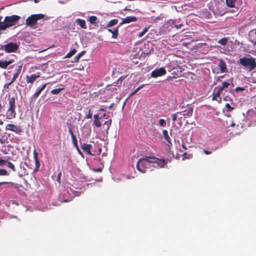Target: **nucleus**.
Listing matches in <instances>:
<instances>
[{"label":"nucleus","mask_w":256,"mask_h":256,"mask_svg":"<svg viewBox=\"0 0 256 256\" xmlns=\"http://www.w3.org/2000/svg\"><path fill=\"white\" fill-rule=\"evenodd\" d=\"M40 76V72H37L34 74H32L30 76H26V81L28 84L30 83L33 84V82L36 80V78H39Z\"/></svg>","instance_id":"obj_10"},{"label":"nucleus","mask_w":256,"mask_h":256,"mask_svg":"<svg viewBox=\"0 0 256 256\" xmlns=\"http://www.w3.org/2000/svg\"><path fill=\"white\" fill-rule=\"evenodd\" d=\"M230 98L228 97V96H225L224 98V100H225V101H228V100H230Z\"/></svg>","instance_id":"obj_54"},{"label":"nucleus","mask_w":256,"mask_h":256,"mask_svg":"<svg viewBox=\"0 0 256 256\" xmlns=\"http://www.w3.org/2000/svg\"><path fill=\"white\" fill-rule=\"evenodd\" d=\"M47 84H44L43 86H42L40 88H38L36 90V92L33 94L32 96V98L36 100L38 97L39 96L41 92L44 90L46 88Z\"/></svg>","instance_id":"obj_16"},{"label":"nucleus","mask_w":256,"mask_h":256,"mask_svg":"<svg viewBox=\"0 0 256 256\" xmlns=\"http://www.w3.org/2000/svg\"><path fill=\"white\" fill-rule=\"evenodd\" d=\"M255 44H256V42H255Z\"/></svg>","instance_id":"obj_64"},{"label":"nucleus","mask_w":256,"mask_h":256,"mask_svg":"<svg viewBox=\"0 0 256 256\" xmlns=\"http://www.w3.org/2000/svg\"><path fill=\"white\" fill-rule=\"evenodd\" d=\"M212 100H216L218 102H220L222 101V98H218V97H215L213 95V96L212 98Z\"/></svg>","instance_id":"obj_42"},{"label":"nucleus","mask_w":256,"mask_h":256,"mask_svg":"<svg viewBox=\"0 0 256 256\" xmlns=\"http://www.w3.org/2000/svg\"><path fill=\"white\" fill-rule=\"evenodd\" d=\"M6 130L12 131L17 134H20L22 132V130L20 126L11 124H8L6 126Z\"/></svg>","instance_id":"obj_6"},{"label":"nucleus","mask_w":256,"mask_h":256,"mask_svg":"<svg viewBox=\"0 0 256 256\" xmlns=\"http://www.w3.org/2000/svg\"><path fill=\"white\" fill-rule=\"evenodd\" d=\"M203 152L206 154H210L212 153V151H208L206 150H203Z\"/></svg>","instance_id":"obj_46"},{"label":"nucleus","mask_w":256,"mask_h":256,"mask_svg":"<svg viewBox=\"0 0 256 256\" xmlns=\"http://www.w3.org/2000/svg\"><path fill=\"white\" fill-rule=\"evenodd\" d=\"M4 124L3 122H2V120H0V125H2V124Z\"/></svg>","instance_id":"obj_59"},{"label":"nucleus","mask_w":256,"mask_h":256,"mask_svg":"<svg viewBox=\"0 0 256 256\" xmlns=\"http://www.w3.org/2000/svg\"><path fill=\"white\" fill-rule=\"evenodd\" d=\"M126 78V76H120L116 82L113 83V86H117L118 88H119L120 86L122 81Z\"/></svg>","instance_id":"obj_21"},{"label":"nucleus","mask_w":256,"mask_h":256,"mask_svg":"<svg viewBox=\"0 0 256 256\" xmlns=\"http://www.w3.org/2000/svg\"><path fill=\"white\" fill-rule=\"evenodd\" d=\"M1 108H2V104H1L0 103V110H1Z\"/></svg>","instance_id":"obj_62"},{"label":"nucleus","mask_w":256,"mask_h":256,"mask_svg":"<svg viewBox=\"0 0 256 256\" xmlns=\"http://www.w3.org/2000/svg\"><path fill=\"white\" fill-rule=\"evenodd\" d=\"M34 157L36 162V168H38L40 166V163L38 159V153L36 150H34Z\"/></svg>","instance_id":"obj_23"},{"label":"nucleus","mask_w":256,"mask_h":256,"mask_svg":"<svg viewBox=\"0 0 256 256\" xmlns=\"http://www.w3.org/2000/svg\"><path fill=\"white\" fill-rule=\"evenodd\" d=\"M238 63L250 72L254 70L256 68V60L251 56L250 58L243 57L240 58Z\"/></svg>","instance_id":"obj_1"},{"label":"nucleus","mask_w":256,"mask_h":256,"mask_svg":"<svg viewBox=\"0 0 256 256\" xmlns=\"http://www.w3.org/2000/svg\"><path fill=\"white\" fill-rule=\"evenodd\" d=\"M166 74V70L164 68H160L156 69L152 72L151 76L152 78H158Z\"/></svg>","instance_id":"obj_7"},{"label":"nucleus","mask_w":256,"mask_h":256,"mask_svg":"<svg viewBox=\"0 0 256 256\" xmlns=\"http://www.w3.org/2000/svg\"><path fill=\"white\" fill-rule=\"evenodd\" d=\"M9 174L4 169H0V176H8Z\"/></svg>","instance_id":"obj_40"},{"label":"nucleus","mask_w":256,"mask_h":256,"mask_svg":"<svg viewBox=\"0 0 256 256\" xmlns=\"http://www.w3.org/2000/svg\"><path fill=\"white\" fill-rule=\"evenodd\" d=\"M151 162L154 164L155 167L159 168H164V166L168 163V160L164 158H158L155 156H150Z\"/></svg>","instance_id":"obj_5"},{"label":"nucleus","mask_w":256,"mask_h":256,"mask_svg":"<svg viewBox=\"0 0 256 256\" xmlns=\"http://www.w3.org/2000/svg\"><path fill=\"white\" fill-rule=\"evenodd\" d=\"M94 120H100L99 116L98 114H96L94 116Z\"/></svg>","instance_id":"obj_52"},{"label":"nucleus","mask_w":256,"mask_h":256,"mask_svg":"<svg viewBox=\"0 0 256 256\" xmlns=\"http://www.w3.org/2000/svg\"><path fill=\"white\" fill-rule=\"evenodd\" d=\"M22 64H21L20 65L18 66V68H16L15 72L13 75L12 78L11 79L10 82L8 84V86H10L11 84H12L13 82H15L16 79L18 78V76L20 74L22 70Z\"/></svg>","instance_id":"obj_8"},{"label":"nucleus","mask_w":256,"mask_h":256,"mask_svg":"<svg viewBox=\"0 0 256 256\" xmlns=\"http://www.w3.org/2000/svg\"><path fill=\"white\" fill-rule=\"evenodd\" d=\"M19 48V46L12 42H10L6 44L2 45L0 48V50H4L6 52L10 53L16 52Z\"/></svg>","instance_id":"obj_4"},{"label":"nucleus","mask_w":256,"mask_h":256,"mask_svg":"<svg viewBox=\"0 0 256 256\" xmlns=\"http://www.w3.org/2000/svg\"><path fill=\"white\" fill-rule=\"evenodd\" d=\"M38 2V0H34V2H36H36Z\"/></svg>","instance_id":"obj_60"},{"label":"nucleus","mask_w":256,"mask_h":256,"mask_svg":"<svg viewBox=\"0 0 256 256\" xmlns=\"http://www.w3.org/2000/svg\"><path fill=\"white\" fill-rule=\"evenodd\" d=\"M152 51V52H153V51H154V49H153V48H151V50H150L148 52H146V55H148V54H150V52H151Z\"/></svg>","instance_id":"obj_56"},{"label":"nucleus","mask_w":256,"mask_h":256,"mask_svg":"<svg viewBox=\"0 0 256 256\" xmlns=\"http://www.w3.org/2000/svg\"><path fill=\"white\" fill-rule=\"evenodd\" d=\"M108 87H110V90H118V88H116V86H113V84L110 86H108Z\"/></svg>","instance_id":"obj_47"},{"label":"nucleus","mask_w":256,"mask_h":256,"mask_svg":"<svg viewBox=\"0 0 256 256\" xmlns=\"http://www.w3.org/2000/svg\"><path fill=\"white\" fill-rule=\"evenodd\" d=\"M64 90V87L54 89V90H51L50 93L53 94H60V92L61 91H62Z\"/></svg>","instance_id":"obj_28"},{"label":"nucleus","mask_w":256,"mask_h":256,"mask_svg":"<svg viewBox=\"0 0 256 256\" xmlns=\"http://www.w3.org/2000/svg\"><path fill=\"white\" fill-rule=\"evenodd\" d=\"M94 123L98 128H100L102 124L100 121V120H94Z\"/></svg>","instance_id":"obj_41"},{"label":"nucleus","mask_w":256,"mask_h":256,"mask_svg":"<svg viewBox=\"0 0 256 256\" xmlns=\"http://www.w3.org/2000/svg\"><path fill=\"white\" fill-rule=\"evenodd\" d=\"M137 20V18L134 16H128L126 18H122V22L118 26L124 24H128L131 22H136Z\"/></svg>","instance_id":"obj_11"},{"label":"nucleus","mask_w":256,"mask_h":256,"mask_svg":"<svg viewBox=\"0 0 256 256\" xmlns=\"http://www.w3.org/2000/svg\"><path fill=\"white\" fill-rule=\"evenodd\" d=\"M148 28L147 27L144 28L143 30L138 34V36L140 38L142 36L148 31Z\"/></svg>","instance_id":"obj_36"},{"label":"nucleus","mask_w":256,"mask_h":256,"mask_svg":"<svg viewBox=\"0 0 256 256\" xmlns=\"http://www.w3.org/2000/svg\"><path fill=\"white\" fill-rule=\"evenodd\" d=\"M186 152H185V153H184V154H183V155H184V156H186Z\"/></svg>","instance_id":"obj_63"},{"label":"nucleus","mask_w":256,"mask_h":256,"mask_svg":"<svg viewBox=\"0 0 256 256\" xmlns=\"http://www.w3.org/2000/svg\"><path fill=\"white\" fill-rule=\"evenodd\" d=\"M93 170L95 172H101L102 170V169L101 168H94Z\"/></svg>","instance_id":"obj_50"},{"label":"nucleus","mask_w":256,"mask_h":256,"mask_svg":"<svg viewBox=\"0 0 256 256\" xmlns=\"http://www.w3.org/2000/svg\"><path fill=\"white\" fill-rule=\"evenodd\" d=\"M228 38H224L220 40L218 42L223 46H225L228 42Z\"/></svg>","instance_id":"obj_26"},{"label":"nucleus","mask_w":256,"mask_h":256,"mask_svg":"<svg viewBox=\"0 0 256 256\" xmlns=\"http://www.w3.org/2000/svg\"><path fill=\"white\" fill-rule=\"evenodd\" d=\"M225 106L226 108L227 112H230L234 109V108L232 107L228 103L226 104Z\"/></svg>","instance_id":"obj_38"},{"label":"nucleus","mask_w":256,"mask_h":256,"mask_svg":"<svg viewBox=\"0 0 256 256\" xmlns=\"http://www.w3.org/2000/svg\"><path fill=\"white\" fill-rule=\"evenodd\" d=\"M72 144L74 145V146L76 148V149L80 152V150L78 148V140L76 139V136H72Z\"/></svg>","instance_id":"obj_29"},{"label":"nucleus","mask_w":256,"mask_h":256,"mask_svg":"<svg viewBox=\"0 0 256 256\" xmlns=\"http://www.w3.org/2000/svg\"><path fill=\"white\" fill-rule=\"evenodd\" d=\"M218 66L221 72L223 73L226 72V62L220 59V60Z\"/></svg>","instance_id":"obj_17"},{"label":"nucleus","mask_w":256,"mask_h":256,"mask_svg":"<svg viewBox=\"0 0 256 256\" xmlns=\"http://www.w3.org/2000/svg\"><path fill=\"white\" fill-rule=\"evenodd\" d=\"M180 19H176L174 20H170L169 22L170 24L174 25L175 28L178 30L184 26L182 23H180Z\"/></svg>","instance_id":"obj_15"},{"label":"nucleus","mask_w":256,"mask_h":256,"mask_svg":"<svg viewBox=\"0 0 256 256\" xmlns=\"http://www.w3.org/2000/svg\"><path fill=\"white\" fill-rule=\"evenodd\" d=\"M61 173L60 172L58 176V181L60 182Z\"/></svg>","instance_id":"obj_53"},{"label":"nucleus","mask_w":256,"mask_h":256,"mask_svg":"<svg viewBox=\"0 0 256 256\" xmlns=\"http://www.w3.org/2000/svg\"><path fill=\"white\" fill-rule=\"evenodd\" d=\"M230 85V83L226 82H224L222 84V86L219 88L222 91L224 88H228Z\"/></svg>","instance_id":"obj_34"},{"label":"nucleus","mask_w":256,"mask_h":256,"mask_svg":"<svg viewBox=\"0 0 256 256\" xmlns=\"http://www.w3.org/2000/svg\"><path fill=\"white\" fill-rule=\"evenodd\" d=\"M8 167L12 169L14 172H16V168L10 162L7 161Z\"/></svg>","instance_id":"obj_37"},{"label":"nucleus","mask_w":256,"mask_h":256,"mask_svg":"<svg viewBox=\"0 0 256 256\" xmlns=\"http://www.w3.org/2000/svg\"><path fill=\"white\" fill-rule=\"evenodd\" d=\"M92 146L90 144H82L81 145V148L83 151L87 154L93 156V154L90 152Z\"/></svg>","instance_id":"obj_14"},{"label":"nucleus","mask_w":256,"mask_h":256,"mask_svg":"<svg viewBox=\"0 0 256 256\" xmlns=\"http://www.w3.org/2000/svg\"><path fill=\"white\" fill-rule=\"evenodd\" d=\"M150 156H146L144 158L140 159L136 164V168L138 171L145 172L146 171V169L148 168V166L151 164Z\"/></svg>","instance_id":"obj_2"},{"label":"nucleus","mask_w":256,"mask_h":256,"mask_svg":"<svg viewBox=\"0 0 256 256\" xmlns=\"http://www.w3.org/2000/svg\"><path fill=\"white\" fill-rule=\"evenodd\" d=\"M112 120L111 119L108 120V121H106L104 124V126H106V130H108L110 128V126L112 124Z\"/></svg>","instance_id":"obj_35"},{"label":"nucleus","mask_w":256,"mask_h":256,"mask_svg":"<svg viewBox=\"0 0 256 256\" xmlns=\"http://www.w3.org/2000/svg\"><path fill=\"white\" fill-rule=\"evenodd\" d=\"M182 112H178L175 114H173L172 115V118L173 122H175L177 120V118L178 117V115H182Z\"/></svg>","instance_id":"obj_33"},{"label":"nucleus","mask_w":256,"mask_h":256,"mask_svg":"<svg viewBox=\"0 0 256 256\" xmlns=\"http://www.w3.org/2000/svg\"><path fill=\"white\" fill-rule=\"evenodd\" d=\"M44 15L42 14H32L26 20V25L33 27L37 22V21L44 18Z\"/></svg>","instance_id":"obj_3"},{"label":"nucleus","mask_w":256,"mask_h":256,"mask_svg":"<svg viewBox=\"0 0 256 256\" xmlns=\"http://www.w3.org/2000/svg\"><path fill=\"white\" fill-rule=\"evenodd\" d=\"M8 100V108H15L16 106V98L14 96L9 97Z\"/></svg>","instance_id":"obj_18"},{"label":"nucleus","mask_w":256,"mask_h":256,"mask_svg":"<svg viewBox=\"0 0 256 256\" xmlns=\"http://www.w3.org/2000/svg\"><path fill=\"white\" fill-rule=\"evenodd\" d=\"M100 110L104 111V109H103V108H100Z\"/></svg>","instance_id":"obj_61"},{"label":"nucleus","mask_w":256,"mask_h":256,"mask_svg":"<svg viewBox=\"0 0 256 256\" xmlns=\"http://www.w3.org/2000/svg\"><path fill=\"white\" fill-rule=\"evenodd\" d=\"M68 132L70 134L71 137H72V136H74V134L73 131L71 128H68Z\"/></svg>","instance_id":"obj_48"},{"label":"nucleus","mask_w":256,"mask_h":256,"mask_svg":"<svg viewBox=\"0 0 256 256\" xmlns=\"http://www.w3.org/2000/svg\"><path fill=\"white\" fill-rule=\"evenodd\" d=\"M16 112L15 108H8L6 112V118L8 119H12L16 118Z\"/></svg>","instance_id":"obj_12"},{"label":"nucleus","mask_w":256,"mask_h":256,"mask_svg":"<svg viewBox=\"0 0 256 256\" xmlns=\"http://www.w3.org/2000/svg\"><path fill=\"white\" fill-rule=\"evenodd\" d=\"M106 114L104 113L102 116L100 118V119H102V118H104V116H106Z\"/></svg>","instance_id":"obj_57"},{"label":"nucleus","mask_w":256,"mask_h":256,"mask_svg":"<svg viewBox=\"0 0 256 256\" xmlns=\"http://www.w3.org/2000/svg\"><path fill=\"white\" fill-rule=\"evenodd\" d=\"M76 52V50L75 48H73L72 50L69 52L67 54L66 56V58H70L72 56H74Z\"/></svg>","instance_id":"obj_32"},{"label":"nucleus","mask_w":256,"mask_h":256,"mask_svg":"<svg viewBox=\"0 0 256 256\" xmlns=\"http://www.w3.org/2000/svg\"><path fill=\"white\" fill-rule=\"evenodd\" d=\"M136 90H134L130 96H130H132L134 95V94H136Z\"/></svg>","instance_id":"obj_55"},{"label":"nucleus","mask_w":256,"mask_h":256,"mask_svg":"<svg viewBox=\"0 0 256 256\" xmlns=\"http://www.w3.org/2000/svg\"><path fill=\"white\" fill-rule=\"evenodd\" d=\"M6 160L0 158V166H2L4 164L6 163Z\"/></svg>","instance_id":"obj_45"},{"label":"nucleus","mask_w":256,"mask_h":256,"mask_svg":"<svg viewBox=\"0 0 256 256\" xmlns=\"http://www.w3.org/2000/svg\"><path fill=\"white\" fill-rule=\"evenodd\" d=\"M180 118H179L180 119H182L183 118H184V116L182 115H180Z\"/></svg>","instance_id":"obj_58"},{"label":"nucleus","mask_w":256,"mask_h":256,"mask_svg":"<svg viewBox=\"0 0 256 256\" xmlns=\"http://www.w3.org/2000/svg\"><path fill=\"white\" fill-rule=\"evenodd\" d=\"M14 60L13 59H10L8 60H0V68L3 69H6L8 66L13 63Z\"/></svg>","instance_id":"obj_13"},{"label":"nucleus","mask_w":256,"mask_h":256,"mask_svg":"<svg viewBox=\"0 0 256 256\" xmlns=\"http://www.w3.org/2000/svg\"><path fill=\"white\" fill-rule=\"evenodd\" d=\"M158 123L160 126H166V122L164 119L160 118L159 120Z\"/></svg>","instance_id":"obj_39"},{"label":"nucleus","mask_w":256,"mask_h":256,"mask_svg":"<svg viewBox=\"0 0 256 256\" xmlns=\"http://www.w3.org/2000/svg\"><path fill=\"white\" fill-rule=\"evenodd\" d=\"M97 17L94 16H92L89 17L88 18V22H90V23L93 24H96V20H97Z\"/></svg>","instance_id":"obj_31"},{"label":"nucleus","mask_w":256,"mask_h":256,"mask_svg":"<svg viewBox=\"0 0 256 256\" xmlns=\"http://www.w3.org/2000/svg\"><path fill=\"white\" fill-rule=\"evenodd\" d=\"M76 24L79 25L81 28L86 29L87 28L86 22L84 20L80 18H77L76 20Z\"/></svg>","instance_id":"obj_20"},{"label":"nucleus","mask_w":256,"mask_h":256,"mask_svg":"<svg viewBox=\"0 0 256 256\" xmlns=\"http://www.w3.org/2000/svg\"><path fill=\"white\" fill-rule=\"evenodd\" d=\"M181 112H182V115L184 116V118L190 117L193 114V107L188 105L186 108Z\"/></svg>","instance_id":"obj_9"},{"label":"nucleus","mask_w":256,"mask_h":256,"mask_svg":"<svg viewBox=\"0 0 256 256\" xmlns=\"http://www.w3.org/2000/svg\"><path fill=\"white\" fill-rule=\"evenodd\" d=\"M12 184V182H0V186L3 184Z\"/></svg>","instance_id":"obj_51"},{"label":"nucleus","mask_w":256,"mask_h":256,"mask_svg":"<svg viewBox=\"0 0 256 256\" xmlns=\"http://www.w3.org/2000/svg\"><path fill=\"white\" fill-rule=\"evenodd\" d=\"M85 53V51H82L79 53L77 56H76L74 58V60L72 61V62H76L79 60V59L81 56H82Z\"/></svg>","instance_id":"obj_27"},{"label":"nucleus","mask_w":256,"mask_h":256,"mask_svg":"<svg viewBox=\"0 0 256 256\" xmlns=\"http://www.w3.org/2000/svg\"><path fill=\"white\" fill-rule=\"evenodd\" d=\"M162 134H163V136H164V140L168 142V145H169V144L172 145V142H171V138H170V137L168 136V132L166 130H162Z\"/></svg>","instance_id":"obj_19"},{"label":"nucleus","mask_w":256,"mask_h":256,"mask_svg":"<svg viewBox=\"0 0 256 256\" xmlns=\"http://www.w3.org/2000/svg\"><path fill=\"white\" fill-rule=\"evenodd\" d=\"M236 0H226V4L230 8H234Z\"/></svg>","instance_id":"obj_25"},{"label":"nucleus","mask_w":256,"mask_h":256,"mask_svg":"<svg viewBox=\"0 0 256 256\" xmlns=\"http://www.w3.org/2000/svg\"><path fill=\"white\" fill-rule=\"evenodd\" d=\"M91 110H89L88 114L86 116V118L87 119H90L92 118V114H90Z\"/></svg>","instance_id":"obj_44"},{"label":"nucleus","mask_w":256,"mask_h":256,"mask_svg":"<svg viewBox=\"0 0 256 256\" xmlns=\"http://www.w3.org/2000/svg\"><path fill=\"white\" fill-rule=\"evenodd\" d=\"M119 26L116 27V28L114 29L113 30L112 29H108V31L112 33V38H116L118 37V28Z\"/></svg>","instance_id":"obj_22"},{"label":"nucleus","mask_w":256,"mask_h":256,"mask_svg":"<svg viewBox=\"0 0 256 256\" xmlns=\"http://www.w3.org/2000/svg\"><path fill=\"white\" fill-rule=\"evenodd\" d=\"M222 92V91L220 88L219 87H216L213 92V95L215 97H218V98H221L220 95Z\"/></svg>","instance_id":"obj_24"},{"label":"nucleus","mask_w":256,"mask_h":256,"mask_svg":"<svg viewBox=\"0 0 256 256\" xmlns=\"http://www.w3.org/2000/svg\"><path fill=\"white\" fill-rule=\"evenodd\" d=\"M244 90V88L242 87H236L234 90L235 92H238L239 91H242Z\"/></svg>","instance_id":"obj_43"},{"label":"nucleus","mask_w":256,"mask_h":256,"mask_svg":"<svg viewBox=\"0 0 256 256\" xmlns=\"http://www.w3.org/2000/svg\"><path fill=\"white\" fill-rule=\"evenodd\" d=\"M118 22V20L117 19H113V20H110L109 22L107 24V26H106L108 28H109V27H110V26H114Z\"/></svg>","instance_id":"obj_30"},{"label":"nucleus","mask_w":256,"mask_h":256,"mask_svg":"<svg viewBox=\"0 0 256 256\" xmlns=\"http://www.w3.org/2000/svg\"><path fill=\"white\" fill-rule=\"evenodd\" d=\"M144 86V84H142L139 87H138L135 90L136 92H138L140 90H141Z\"/></svg>","instance_id":"obj_49"}]
</instances>
